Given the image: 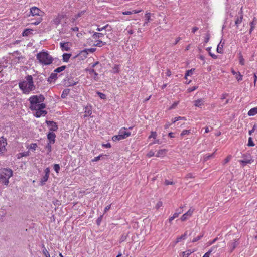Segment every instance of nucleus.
<instances>
[{"label": "nucleus", "mask_w": 257, "mask_h": 257, "mask_svg": "<svg viewBox=\"0 0 257 257\" xmlns=\"http://www.w3.org/2000/svg\"><path fill=\"white\" fill-rule=\"evenodd\" d=\"M37 59L39 62L45 65H50L54 60L51 55L49 54L47 51H42L36 55Z\"/></svg>", "instance_id": "1"}, {"label": "nucleus", "mask_w": 257, "mask_h": 257, "mask_svg": "<svg viewBox=\"0 0 257 257\" xmlns=\"http://www.w3.org/2000/svg\"><path fill=\"white\" fill-rule=\"evenodd\" d=\"M13 176V171L11 169L2 168L0 169V183L7 186L9 179Z\"/></svg>", "instance_id": "2"}, {"label": "nucleus", "mask_w": 257, "mask_h": 257, "mask_svg": "<svg viewBox=\"0 0 257 257\" xmlns=\"http://www.w3.org/2000/svg\"><path fill=\"white\" fill-rule=\"evenodd\" d=\"M44 100L45 97L42 94L31 96L29 99L30 103V108L31 109V108H33L32 106H36L37 104L43 102Z\"/></svg>", "instance_id": "3"}, {"label": "nucleus", "mask_w": 257, "mask_h": 257, "mask_svg": "<svg viewBox=\"0 0 257 257\" xmlns=\"http://www.w3.org/2000/svg\"><path fill=\"white\" fill-rule=\"evenodd\" d=\"M240 241L239 238H235L230 240L227 244L228 249L230 253H232L233 250L240 244Z\"/></svg>", "instance_id": "4"}, {"label": "nucleus", "mask_w": 257, "mask_h": 257, "mask_svg": "<svg viewBox=\"0 0 257 257\" xmlns=\"http://www.w3.org/2000/svg\"><path fill=\"white\" fill-rule=\"evenodd\" d=\"M64 80L65 81V85L67 87H70L75 85L79 82L78 78H75L74 80V78L72 76L67 77L64 79Z\"/></svg>", "instance_id": "5"}, {"label": "nucleus", "mask_w": 257, "mask_h": 257, "mask_svg": "<svg viewBox=\"0 0 257 257\" xmlns=\"http://www.w3.org/2000/svg\"><path fill=\"white\" fill-rule=\"evenodd\" d=\"M26 79L27 83V89L29 91V93L30 91L34 90L35 89V86L34 85L33 77L31 75H28L26 77Z\"/></svg>", "instance_id": "6"}, {"label": "nucleus", "mask_w": 257, "mask_h": 257, "mask_svg": "<svg viewBox=\"0 0 257 257\" xmlns=\"http://www.w3.org/2000/svg\"><path fill=\"white\" fill-rule=\"evenodd\" d=\"M45 175L41 179L40 181V185L43 186L45 184V183L47 181L49 175H50V168L49 167L45 169Z\"/></svg>", "instance_id": "7"}, {"label": "nucleus", "mask_w": 257, "mask_h": 257, "mask_svg": "<svg viewBox=\"0 0 257 257\" xmlns=\"http://www.w3.org/2000/svg\"><path fill=\"white\" fill-rule=\"evenodd\" d=\"M64 18V15L62 14L59 13L56 15L53 20L51 21L52 24H54L56 26H58L61 22L62 20Z\"/></svg>", "instance_id": "8"}, {"label": "nucleus", "mask_w": 257, "mask_h": 257, "mask_svg": "<svg viewBox=\"0 0 257 257\" xmlns=\"http://www.w3.org/2000/svg\"><path fill=\"white\" fill-rule=\"evenodd\" d=\"M7 140L3 137L0 138V156L3 155L6 151Z\"/></svg>", "instance_id": "9"}, {"label": "nucleus", "mask_w": 257, "mask_h": 257, "mask_svg": "<svg viewBox=\"0 0 257 257\" xmlns=\"http://www.w3.org/2000/svg\"><path fill=\"white\" fill-rule=\"evenodd\" d=\"M19 87L22 90L23 93L26 94H29L27 89V83L26 81H23L19 83Z\"/></svg>", "instance_id": "10"}, {"label": "nucleus", "mask_w": 257, "mask_h": 257, "mask_svg": "<svg viewBox=\"0 0 257 257\" xmlns=\"http://www.w3.org/2000/svg\"><path fill=\"white\" fill-rule=\"evenodd\" d=\"M46 123L48 126L50 127V131H56L58 129V125L56 122L54 121L46 120Z\"/></svg>", "instance_id": "11"}, {"label": "nucleus", "mask_w": 257, "mask_h": 257, "mask_svg": "<svg viewBox=\"0 0 257 257\" xmlns=\"http://www.w3.org/2000/svg\"><path fill=\"white\" fill-rule=\"evenodd\" d=\"M239 14V15L235 16V25L237 28L241 23L243 19L242 11L241 10H240Z\"/></svg>", "instance_id": "12"}, {"label": "nucleus", "mask_w": 257, "mask_h": 257, "mask_svg": "<svg viewBox=\"0 0 257 257\" xmlns=\"http://www.w3.org/2000/svg\"><path fill=\"white\" fill-rule=\"evenodd\" d=\"M126 128L125 127H122L118 132L119 135L122 136V137H123V139L127 138L131 135V132L126 131Z\"/></svg>", "instance_id": "13"}, {"label": "nucleus", "mask_w": 257, "mask_h": 257, "mask_svg": "<svg viewBox=\"0 0 257 257\" xmlns=\"http://www.w3.org/2000/svg\"><path fill=\"white\" fill-rule=\"evenodd\" d=\"M47 138L49 140L48 143L54 144L56 140V135L53 132H49L47 134Z\"/></svg>", "instance_id": "14"}, {"label": "nucleus", "mask_w": 257, "mask_h": 257, "mask_svg": "<svg viewBox=\"0 0 257 257\" xmlns=\"http://www.w3.org/2000/svg\"><path fill=\"white\" fill-rule=\"evenodd\" d=\"M60 48L62 51H69L70 47L69 42H62L60 43Z\"/></svg>", "instance_id": "15"}, {"label": "nucleus", "mask_w": 257, "mask_h": 257, "mask_svg": "<svg viewBox=\"0 0 257 257\" xmlns=\"http://www.w3.org/2000/svg\"><path fill=\"white\" fill-rule=\"evenodd\" d=\"M40 10L36 7H33L30 9V13L32 16H40L39 13L40 12Z\"/></svg>", "instance_id": "16"}, {"label": "nucleus", "mask_w": 257, "mask_h": 257, "mask_svg": "<svg viewBox=\"0 0 257 257\" xmlns=\"http://www.w3.org/2000/svg\"><path fill=\"white\" fill-rule=\"evenodd\" d=\"M36 111L35 114L34 115L35 117L38 118L41 117V116H45L47 114V111L44 110H35Z\"/></svg>", "instance_id": "17"}, {"label": "nucleus", "mask_w": 257, "mask_h": 257, "mask_svg": "<svg viewBox=\"0 0 257 257\" xmlns=\"http://www.w3.org/2000/svg\"><path fill=\"white\" fill-rule=\"evenodd\" d=\"M192 210H191V209L189 210L186 213L182 216L181 218V220L183 221H185L189 217H190L192 215Z\"/></svg>", "instance_id": "18"}, {"label": "nucleus", "mask_w": 257, "mask_h": 257, "mask_svg": "<svg viewBox=\"0 0 257 257\" xmlns=\"http://www.w3.org/2000/svg\"><path fill=\"white\" fill-rule=\"evenodd\" d=\"M167 152V150L166 149H161L158 151L157 154H156V156L157 157H163L166 154Z\"/></svg>", "instance_id": "19"}, {"label": "nucleus", "mask_w": 257, "mask_h": 257, "mask_svg": "<svg viewBox=\"0 0 257 257\" xmlns=\"http://www.w3.org/2000/svg\"><path fill=\"white\" fill-rule=\"evenodd\" d=\"M194 105L196 107H198L199 108H201L202 106L204 105V101L203 99L200 98L194 101Z\"/></svg>", "instance_id": "20"}, {"label": "nucleus", "mask_w": 257, "mask_h": 257, "mask_svg": "<svg viewBox=\"0 0 257 257\" xmlns=\"http://www.w3.org/2000/svg\"><path fill=\"white\" fill-rule=\"evenodd\" d=\"M33 108H31V110H42L43 109L45 108L46 107L45 104L43 103H39L36 106H32Z\"/></svg>", "instance_id": "21"}, {"label": "nucleus", "mask_w": 257, "mask_h": 257, "mask_svg": "<svg viewBox=\"0 0 257 257\" xmlns=\"http://www.w3.org/2000/svg\"><path fill=\"white\" fill-rule=\"evenodd\" d=\"M86 71H88L90 74L93 73V75H94L93 78L95 81H97L98 80V74L94 70V69L90 68L89 69H86Z\"/></svg>", "instance_id": "22"}, {"label": "nucleus", "mask_w": 257, "mask_h": 257, "mask_svg": "<svg viewBox=\"0 0 257 257\" xmlns=\"http://www.w3.org/2000/svg\"><path fill=\"white\" fill-rule=\"evenodd\" d=\"M151 13H146L145 14V21L143 24V26H145L150 21H151Z\"/></svg>", "instance_id": "23"}, {"label": "nucleus", "mask_w": 257, "mask_h": 257, "mask_svg": "<svg viewBox=\"0 0 257 257\" xmlns=\"http://www.w3.org/2000/svg\"><path fill=\"white\" fill-rule=\"evenodd\" d=\"M71 54L70 53H64L62 55V60L63 62H67L69 61V59L71 56Z\"/></svg>", "instance_id": "24"}, {"label": "nucleus", "mask_w": 257, "mask_h": 257, "mask_svg": "<svg viewBox=\"0 0 257 257\" xmlns=\"http://www.w3.org/2000/svg\"><path fill=\"white\" fill-rule=\"evenodd\" d=\"M187 235V231H186L183 234H182L180 236H178L175 242V244L178 243L180 242L182 239H185Z\"/></svg>", "instance_id": "25"}, {"label": "nucleus", "mask_w": 257, "mask_h": 257, "mask_svg": "<svg viewBox=\"0 0 257 257\" xmlns=\"http://www.w3.org/2000/svg\"><path fill=\"white\" fill-rule=\"evenodd\" d=\"M33 31V30H32L31 29H29V28L25 29L22 33V36H24V37L28 36L30 34H32Z\"/></svg>", "instance_id": "26"}, {"label": "nucleus", "mask_w": 257, "mask_h": 257, "mask_svg": "<svg viewBox=\"0 0 257 257\" xmlns=\"http://www.w3.org/2000/svg\"><path fill=\"white\" fill-rule=\"evenodd\" d=\"M70 91V89H64L61 94V98L63 99L66 98L67 97V96L68 95Z\"/></svg>", "instance_id": "27"}, {"label": "nucleus", "mask_w": 257, "mask_h": 257, "mask_svg": "<svg viewBox=\"0 0 257 257\" xmlns=\"http://www.w3.org/2000/svg\"><path fill=\"white\" fill-rule=\"evenodd\" d=\"M248 115L249 116H254L257 114V107L252 108L249 110L248 112Z\"/></svg>", "instance_id": "28"}, {"label": "nucleus", "mask_w": 257, "mask_h": 257, "mask_svg": "<svg viewBox=\"0 0 257 257\" xmlns=\"http://www.w3.org/2000/svg\"><path fill=\"white\" fill-rule=\"evenodd\" d=\"M181 213V210L179 212H175L172 216L168 219L169 223H171L175 218L178 217L179 215Z\"/></svg>", "instance_id": "29"}, {"label": "nucleus", "mask_w": 257, "mask_h": 257, "mask_svg": "<svg viewBox=\"0 0 257 257\" xmlns=\"http://www.w3.org/2000/svg\"><path fill=\"white\" fill-rule=\"evenodd\" d=\"M66 66L65 65H63V66H61L60 67H57V68H56L54 70V72L56 73H60L62 71H64L66 69Z\"/></svg>", "instance_id": "30"}, {"label": "nucleus", "mask_w": 257, "mask_h": 257, "mask_svg": "<svg viewBox=\"0 0 257 257\" xmlns=\"http://www.w3.org/2000/svg\"><path fill=\"white\" fill-rule=\"evenodd\" d=\"M103 36L104 34L103 33L94 32L92 35V37L94 39H97L98 38L103 37Z\"/></svg>", "instance_id": "31"}, {"label": "nucleus", "mask_w": 257, "mask_h": 257, "mask_svg": "<svg viewBox=\"0 0 257 257\" xmlns=\"http://www.w3.org/2000/svg\"><path fill=\"white\" fill-rule=\"evenodd\" d=\"M223 44H224V43L221 44V41L220 43L218 45L217 48V52L218 53H220V54L222 53Z\"/></svg>", "instance_id": "32"}, {"label": "nucleus", "mask_w": 257, "mask_h": 257, "mask_svg": "<svg viewBox=\"0 0 257 257\" xmlns=\"http://www.w3.org/2000/svg\"><path fill=\"white\" fill-rule=\"evenodd\" d=\"M238 56H239L238 58H239V64L241 65H244L245 64V60H244L241 52L238 53Z\"/></svg>", "instance_id": "33"}, {"label": "nucleus", "mask_w": 257, "mask_h": 257, "mask_svg": "<svg viewBox=\"0 0 257 257\" xmlns=\"http://www.w3.org/2000/svg\"><path fill=\"white\" fill-rule=\"evenodd\" d=\"M51 144H52L51 143H48L45 146V148L47 150V154H49L52 152V149Z\"/></svg>", "instance_id": "34"}, {"label": "nucleus", "mask_w": 257, "mask_h": 257, "mask_svg": "<svg viewBox=\"0 0 257 257\" xmlns=\"http://www.w3.org/2000/svg\"><path fill=\"white\" fill-rule=\"evenodd\" d=\"M211 47H208L206 48V50L208 52L209 55L213 59H217V56L211 52Z\"/></svg>", "instance_id": "35"}, {"label": "nucleus", "mask_w": 257, "mask_h": 257, "mask_svg": "<svg viewBox=\"0 0 257 257\" xmlns=\"http://www.w3.org/2000/svg\"><path fill=\"white\" fill-rule=\"evenodd\" d=\"M194 70H195V69L192 68V69H191L190 70H188L186 71V72L185 73V78L187 79V76L192 75L193 74Z\"/></svg>", "instance_id": "36"}, {"label": "nucleus", "mask_w": 257, "mask_h": 257, "mask_svg": "<svg viewBox=\"0 0 257 257\" xmlns=\"http://www.w3.org/2000/svg\"><path fill=\"white\" fill-rule=\"evenodd\" d=\"M85 114L84 115L85 117L90 116L92 114L91 109L90 108L86 107L85 108Z\"/></svg>", "instance_id": "37"}, {"label": "nucleus", "mask_w": 257, "mask_h": 257, "mask_svg": "<svg viewBox=\"0 0 257 257\" xmlns=\"http://www.w3.org/2000/svg\"><path fill=\"white\" fill-rule=\"evenodd\" d=\"M122 135H120L118 134L117 135L114 136L112 137V139L113 141H119V140L123 139V137H122Z\"/></svg>", "instance_id": "38"}, {"label": "nucleus", "mask_w": 257, "mask_h": 257, "mask_svg": "<svg viewBox=\"0 0 257 257\" xmlns=\"http://www.w3.org/2000/svg\"><path fill=\"white\" fill-rule=\"evenodd\" d=\"M96 42L97 43L96 44H95L94 45V46H97V47H102L103 45H105L106 44L105 42H103L100 40H98L96 41Z\"/></svg>", "instance_id": "39"}, {"label": "nucleus", "mask_w": 257, "mask_h": 257, "mask_svg": "<svg viewBox=\"0 0 257 257\" xmlns=\"http://www.w3.org/2000/svg\"><path fill=\"white\" fill-rule=\"evenodd\" d=\"M194 251H191L190 250H186L182 253V257H188Z\"/></svg>", "instance_id": "40"}, {"label": "nucleus", "mask_w": 257, "mask_h": 257, "mask_svg": "<svg viewBox=\"0 0 257 257\" xmlns=\"http://www.w3.org/2000/svg\"><path fill=\"white\" fill-rule=\"evenodd\" d=\"M15 57L14 61L16 63H19L22 59L25 58V57L22 55L15 56Z\"/></svg>", "instance_id": "41"}, {"label": "nucleus", "mask_w": 257, "mask_h": 257, "mask_svg": "<svg viewBox=\"0 0 257 257\" xmlns=\"http://www.w3.org/2000/svg\"><path fill=\"white\" fill-rule=\"evenodd\" d=\"M240 162L243 165H245L247 164H251L253 161L249 159H244L243 160H240Z\"/></svg>", "instance_id": "42"}, {"label": "nucleus", "mask_w": 257, "mask_h": 257, "mask_svg": "<svg viewBox=\"0 0 257 257\" xmlns=\"http://www.w3.org/2000/svg\"><path fill=\"white\" fill-rule=\"evenodd\" d=\"M42 248H43L42 251H43V254L45 256V257H50L49 252L46 249V248L45 247V246L44 245H43Z\"/></svg>", "instance_id": "43"}, {"label": "nucleus", "mask_w": 257, "mask_h": 257, "mask_svg": "<svg viewBox=\"0 0 257 257\" xmlns=\"http://www.w3.org/2000/svg\"><path fill=\"white\" fill-rule=\"evenodd\" d=\"M119 72V65H115L114 67L112 68V72L113 73H118Z\"/></svg>", "instance_id": "44"}, {"label": "nucleus", "mask_w": 257, "mask_h": 257, "mask_svg": "<svg viewBox=\"0 0 257 257\" xmlns=\"http://www.w3.org/2000/svg\"><path fill=\"white\" fill-rule=\"evenodd\" d=\"M214 153L215 152H214L213 153L210 154V155H209V154H206L205 156H204V160L205 161H207L208 160L210 159V158H212V157H214Z\"/></svg>", "instance_id": "45"}, {"label": "nucleus", "mask_w": 257, "mask_h": 257, "mask_svg": "<svg viewBox=\"0 0 257 257\" xmlns=\"http://www.w3.org/2000/svg\"><path fill=\"white\" fill-rule=\"evenodd\" d=\"M108 27L111 28V27L108 24H107V25H105L104 26H103L102 27H101V28L98 27L96 29V30L98 31H101L103 30L107 29ZM109 30H111V29H110Z\"/></svg>", "instance_id": "46"}, {"label": "nucleus", "mask_w": 257, "mask_h": 257, "mask_svg": "<svg viewBox=\"0 0 257 257\" xmlns=\"http://www.w3.org/2000/svg\"><path fill=\"white\" fill-rule=\"evenodd\" d=\"M50 78H52V79H53V81H55V80H57V79L58 78V74L57 73H55V72H53L50 75Z\"/></svg>", "instance_id": "47"}, {"label": "nucleus", "mask_w": 257, "mask_h": 257, "mask_svg": "<svg viewBox=\"0 0 257 257\" xmlns=\"http://www.w3.org/2000/svg\"><path fill=\"white\" fill-rule=\"evenodd\" d=\"M42 21V18L41 17H39L37 20L34 22H32L31 24L34 25H37L39 24H40L41 21Z\"/></svg>", "instance_id": "48"}, {"label": "nucleus", "mask_w": 257, "mask_h": 257, "mask_svg": "<svg viewBox=\"0 0 257 257\" xmlns=\"http://www.w3.org/2000/svg\"><path fill=\"white\" fill-rule=\"evenodd\" d=\"M247 145L248 146H251V147H253V146H254L255 145L254 143H253V142L252 141V139L251 137H249L248 138Z\"/></svg>", "instance_id": "49"}, {"label": "nucleus", "mask_w": 257, "mask_h": 257, "mask_svg": "<svg viewBox=\"0 0 257 257\" xmlns=\"http://www.w3.org/2000/svg\"><path fill=\"white\" fill-rule=\"evenodd\" d=\"M254 19H255V18H254L253 20H254ZM254 25L255 24L254 23V21H252V22H251L250 23V30H249V34H251L252 31L254 29Z\"/></svg>", "instance_id": "50"}, {"label": "nucleus", "mask_w": 257, "mask_h": 257, "mask_svg": "<svg viewBox=\"0 0 257 257\" xmlns=\"http://www.w3.org/2000/svg\"><path fill=\"white\" fill-rule=\"evenodd\" d=\"M157 136V134L156 132L152 131V132H151V135L149 136L148 139L153 138L155 139Z\"/></svg>", "instance_id": "51"}, {"label": "nucleus", "mask_w": 257, "mask_h": 257, "mask_svg": "<svg viewBox=\"0 0 257 257\" xmlns=\"http://www.w3.org/2000/svg\"><path fill=\"white\" fill-rule=\"evenodd\" d=\"M98 95L99 96V97L102 99H106V95L105 94L102 93V92H97Z\"/></svg>", "instance_id": "52"}, {"label": "nucleus", "mask_w": 257, "mask_h": 257, "mask_svg": "<svg viewBox=\"0 0 257 257\" xmlns=\"http://www.w3.org/2000/svg\"><path fill=\"white\" fill-rule=\"evenodd\" d=\"M190 133V130H184L180 134L181 136H183L185 135H188Z\"/></svg>", "instance_id": "53"}, {"label": "nucleus", "mask_w": 257, "mask_h": 257, "mask_svg": "<svg viewBox=\"0 0 257 257\" xmlns=\"http://www.w3.org/2000/svg\"><path fill=\"white\" fill-rule=\"evenodd\" d=\"M37 144L36 143H32L30 145V149L33 151H35L37 147Z\"/></svg>", "instance_id": "54"}, {"label": "nucleus", "mask_w": 257, "mask_h": 257, "mask_svg": "<svg viewBox=\"0 0 257 257\" xmlns=\"http://www.w3.org/2000/svg\"><path fill=\"white\" fill-rule=\"evenodd\" d=\"M236 78L238 81H241L242 80V75H241L239 72H238L237 75H236Z\"/></svg>", "instance_id": "55"}, {"label": "nucleus", "mask_w": 257, "mask_h": 257, "mask_svg": "<svg viewBox=\"0 0 257 257\" xmlns=\"http://www.w3.org/2000/svg\"><path fill=\"white\" fill-rule=\"evenodd\" d=\"M102 218H103V215H100V217H99L97 220H96V224L97 225H100V224H101V222L102 220Z\"/></svg>", "instance_id": "56"}, {"label": "nucleus", "mask_w": 257, "mask_h": 257, "mask_svg": "<svg viewBox=\"0 0 257 257\" xmlns=\"http://www.w3.org/2000/svg\"><path fill=\"white\" fill-rule=\"evenodd\" d=\"M86 12L85 10L81 11L79 12L75 16L76 19H78L79 17H80L82 15H83Z\"/></svg>", "instance_id": "57"}, {"label": "nucleus", "mask_w": 257, "mask_h": 257, "mask_svg": "<svg viewBox=\"0 0 257 257\" xmlns=\"http://www.w3.org/2000/svg\"><path fill=\"white\" fill-rule=\"evenodd\" d=\"M18 155H20V157L28 156L29 155V152L26 151L23 153H19Z\"/></svg>", "instance_id": "58"}, {"label": "nucleus", "mask_w": 257, "mask_h": 257, "mask_svg": "<svg viewBox=\"0 0 257 257\" xmlns=\"http://www.w3.org/2000/svg\"><path fill=\"white\" fill-rule=\"evenodd\" d=\"M54 169L56 173H58L60 170V166L59 164H56L54 165Z\"/></svg>", "instance_id": "59"}, {"label": "nucleus", "mask_w": 257, "mask_h": 257, "mask_svg": "<svg viewBox=\"0 0 257 257\" xmlns=\"http://www.w3.org/2000/svg\"><path fill=\"white\" fill-rule=\"evenodd\" d=\"M202 237H203V235H199L197 237L194 238L192 240V242H195L198 241L199 240H200Z\"/></svg>", "instance_id": "60"}, {"label": "nucleus", "mask_w": 257, "mask_h": 257, "mask_svg": "<svg viewBox=\"0 0 257 257\" xmlns=\"http://www.w3.org/2000/svg\"><path fill=\"white\" fill-rule=\"evenodd\" d=\"M103 155H100L98 156L95 157L94 158V159L92 160L93 162H97L99 161L100 159V158L102 156H104Z\"/></svg>", "instance_id": "61"}, {"label": "nucleus", "mask_w": 257, "mask_h": 257, "mask_svg": "<svg viewBox=\"0 0 257 257\" xmlns=\"http://www.w3.org/2000/svg\"><path fill=\"white\" fill-rule=\"evenodd\" d=\"M154 155H155V153H154V152L153 151H152V150L150 151L148 153V154H147V156L148 157H149V158H150V157H153V156H154Z\"/></svg>", "instance_id": "62"}, {"label": "nucleus", "mask_w": 257, "mask_h": 257, "mask_svg": "<svg viewBox=\"0 0 257 257\" xmlns=\"http://www.w3.org/2000/svg\"><path fill=\"white\" fill-rule=\"evenodd\" d=\"M164 184L165 185H173L174 184V182L173 181H170L168 180H165L164 182Z\"/></svg>", "instance_id": "63"}, {"label": "nucleus", "mask_w": 257, "mask_h": 257, "mask_svg": "<svg viewBox=\"0 0 257 257\" xmlns=\"http://www.w3.org/2000/svg\"><path fill=\"white\" fill-rule=\"evenodd\" d=\"M162 205H163V203L162 201H159L157 202V203L156 204V208L157 209H158L159 208H160L161 206H162Z\"/></svg>", "instance_id": "64"}]
</instances>
